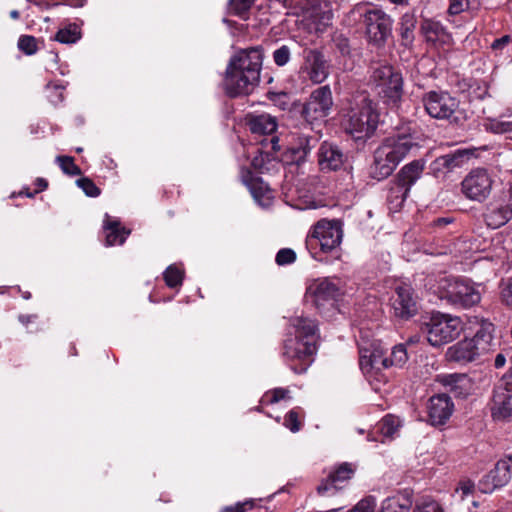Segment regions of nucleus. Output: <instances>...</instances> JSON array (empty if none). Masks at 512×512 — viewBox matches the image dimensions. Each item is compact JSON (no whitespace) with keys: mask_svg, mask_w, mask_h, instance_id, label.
Returning a JSON list of instances; mask_svg holds the SVG:
<instances>
[{"mask_svg":"<svg viewBox=\"0 0 512 512\" xmlns=\"http://www.w3.org/2000/svg\"><path fill=\"white\" fill-rule=\"evenodd\" d=\"M80 38L81 31L79 26L76 24H69L56 33L54 40L63 44H73L76 43Z\"/></svg>","mask_w":512,"mask_h":512,"instance_id":"obj_32","label":"nucleus"},{"mask_svg":"<svg viewBox=\"0 0 512 512\" xmlns=\"http://www.w3.org/2000/svg\"><path fill=\"white\" fill-rule=\"evenodd\" d=\"M453 410L454 404L447 394L434 395L427 404L428 419L434 426L445 424Z\"/></svg>","mask_w":512,"mask_h":512,"instance_id":"obj_20","label":"nucleus"},{"mask_svg":"<svg viewBox=\"0 0 512 512\" xmlns=\"http://www.w3.org/2000/svg\"><path fill=\"white\" fill-rule=\"evenodd\" d=\"M422 104L426 113L438 120L456 121L459 100L447 91H429L422 96Z\"/></svg>","mask_w":512,"mask_h":512,"instance_id":"obj_10","label":"nucleus"},{"mask_svg":"<svg viewBox=\"0 0 512 512\" xmlns=\"http://www.w3.org/2000/svg\"><path fill=\"white\" fill-rule=\"evenodd\" d=\"M414 512H443L438 503L431 501L418 505Z\"/></svg>","mask_w":512,"mask_h":512,"instance_id":"obj_52","label":"nucleus"},{"mask_svg":"<svg viewBox=\"0 0 512 512\" xmlns=\"http://www.w3.org/2000/svg\"><path fill=\"white\" fill-rule=\"evenodd\" d=\"M76 151L80 153L82 151V148H77Z\"/></svg>","mask_w":512,"mask_h":512,"instance_id":"obj_63","label":"nucleus"},{"mask_svg":"<svg viewBox=\"0 0 512 512\" xmlns=\"http://www.w3.org/2000/svg\"><path fill=\"white\" fill-rule=\"evenodd\" d=\"M412 504L411 495L406 492L385 499L379 512H409Z\"/></svg>","mask_w":512,"mask_h":512,"instance_id":"obj_28","label":"nucleus"},{"mask_svg":"<svg viewBox=\"0 0 512 512\" xmlns=\"http://www.w3.org/2000/svg\"><path fill=\"white\" fill-rule=\"evenodd\" d=\"M56 162L64 174L69 176L81 175V169L75 164L74 158L71 156H57Z\"/></svg>","mask_w":512,"mask_h":512,"instance_id":"obj_37","label":"nucleus"},{"mask_svg":"<svg viewBox=\"0 0 512 512\" xmlns=\"http://www.w3.org/2000/svg\"><path fill=\"white\" fill-rule=\"evenodd\" d=\"M501 288V299L507 305L510 306L512 304V278H507L506 280H502L500 284Z\"/></svg>","mask_w":512,"mask_h":512,"instance_id":"obj_50","label":"nucleus"},{"mask_svg":"<svg viewBox=\"0 0 512 512\" xmlns=\"http://www.w3.org/2000/svg\"><path fill=\"white\" fill-rule=\"evenodd\" d=\"M422 29L426 39L431 42H436L437 40L443 39L445 36V29L439 22L425 21L422 25Z\"/></svg>","mask_w":512,"mask_h":512,"instance_id":"obj_35","label":"nucleus"},{"mask_svg":"<svg viewBox=\"0 0 512 512\" xmlns=\"http://www.w3.org/2000/svg\"><path fill=\"white\" fill-rule=\"evenodd\" d=\"M417 147L416 138L410 133H398L386 138L374 152L372 177L377 180L387 178L410 151Z\"/></svg>","mask_w":512,"mask_h":512,"instance_id":"obj_4","label":"nucleus"},{"mask_svg":"<svg viewBox=\"0 0 512 512\" xmlns=\"http://www.w3.org/2000/svg\"><path fill=\"white\" fill-rule=\"evenodd\" d=\"M474 491V483L470 480H463L458 484L455 493L459 497V499L465 500L468 496L473 495Z\"/></svg>","mask_w":512,"mask_h":512,"instance_id":"obj_48","label":"nucleus"},{"mask_svg":"<svg viewBox=\"0 0 512 512\" xmlns=\"http://www.w3.org/2000/svg\"><path fill=\"white\" fill-rule=\"evenodd\" d=\"M408 360V354L405 345L399 344L393 347L391 355L388 358L389 367H402Z\"/></svg>","mask_w":512,"mask_h":512,"instance_id":"obj_38","label":"nucleus"},{"mask_svg":"<svg viewBox=\"0 0 512 512\" xmlns=\"http://www.w3.org/2000/svg\"><path fill=\"white\" fill-rule=\"evenodd\" d=\"M46 89L47 90H55L56 92H59L58 99L62 100V98H63L62 97V90H63L62 86L57 85V84L49 83V84H47Z\"/></svg>","mask_w":512,"mask_h":512,"instance_id":"obj_55","label":"nucleus"},{"mask_svg":"<svg viewBox=\"0 0 512 512\" xmlns=\"http://www.w3.org/2000/svg\"><path fill=\"white\" fill-rule=\"evenodd\" d=\"M165 283L170 288L178 287L183 281V271L174 265H170L163 274Z\"/></svg>","mask_w":512,"mask_h":512,"instance_id":"obj_40","label":"nucleus"},{"mask_svg":"<svg viewBox=\"0 0 512 512\" xmlns=\"http://www.w3.org/2000/svg\"><path fill=\"white\" fill-rule=\"evenodd\" d=\"M291 327L293 334L285 339L282 355L291 370L301 374L307 371L317 350V325L309 318L295 317Z\"/></svg>","mask_w":512,"mask_h":512,"instance_id":"obj_2","label":"nucleus"},{"mask_svg":"<svg viewBox=\"0 0 512 512\" xmlns=\"http://www.w3.org/2000/svg\"><path fill=\"white\" fill-rule=\"evenodd\" d=\"M370 82L376 93L387 104H398L403 97L404 80L402 73L390 64H378L372 67Z\"/></svg>","mask_w":512,"mask_h":512,"instance_id":"obj_7","label":"nucleus"},{"mask_svg":"<svg viewBox=\"0 0 512 512\" xmlns=\"http://www.w3.org/2000/svg\"><path fill=\"white\" fill-rule=\"evenodd\" d=\"M253 506L252 500H247L244 502H239L232 506H227L224 508L225 512H245Z\"/></svg>","mask_w":512,"mask_h":512,"instance_id":"obj_51","label":"nucleus"},{"mask_svg":"<svg viewBox=\"0 0 512 512\" xmlns=\"http://www.w3.org/2000/svg\"><path fill=\"white\" fill-rule=\"evenodd\" d=\"M379 114L376 104L366 92L351 96L341 110V125L355 139L370 137L377 128Z\"/></svg>","mask_w":512,"mask_h":512,"instance_id":"obj_3","label":"nucleus"},{"mask_svg":"<svg viewBox=\"0 0 512 512\" xmlns=\"http://www.w3.org/2000/svg\"><path fill=\"white\" fill-rule=\"evenodd\" d=\"M302 73L315 84L322 83L329 75V66L324 55L316 49H304Z\"/></svg>","mask_w":512,"mask_h":512,"instance_id":"obj_15","label":"nucleus"},{"mask_svg":"<svg viewBox=\"0 0 512 512\" xmlns=\"http://www.w3.org/2000/svg\"><path fill=\"white\" fill-rule=\"evenodd\" d=\"M511 41L509 35H504L501 38L495 39L491 44V48L495 51L502 50L503 47L507 46Z\"/></svg>","mask_w":512,"mask_h":512,"instance_id":"obj_54","label":"nucleus"},{"mask_svg":"<svg viewBox=\"0 0 512 512\" xmlns=\"http://www.w3.org/2000/svg\"><path fill=\"white\" fill-rule=\"evenodd\" d=\"M354 23L363 22L369 38L376 44L383 43L391 34L392 20L383 10L370 3H357L348 13Z\"/></svg>","mask_w":512,"mask_h":512,"instance_id":"obj_6","label":"nucleus"},{"mask_svg":"<svg viewBox=\"0 0 512 512\" xmlns=\"http://www.w3.org/2000/svg\"><path fill=\"white\" fill-rule=\"evenodd\" d=\"M39 41L31 35H22L18 39V48L26 55H34L39 49Z\"/></svg>","mask_w":512,"mask_h":512,"instance_id":"obj_39","label":"nucleus"},{"mask_svg":"<svg viewBox=\"0 0 512 512\" xmlns=\"http://www.w3.org/2000/svg\"><path fill=\"white\" fill-rule=\"evenodd\" d=\"M36 184L38 186V191H43L48 186L47 181L45 179H43V178H38L37 181H36Z\"/></svg>","mask_w":512,"mask_h":512,"instance_id":"obj_57","label":"nucleus"},{"mask_svg":"<svg viewBox=\"0 0 512 512\" xmlns=\"http://www.w3.org/2000/svg\"><path fill=\"white\" fill-rule=\"evenodd\" d=\"M291 57L290 48L287 45H282L273 52V60L277 66L286 65Z\"/></svg>","mask_w":512,"mask_h":512,"instance_id":"obj_47","label":"nucleus"},{"mask_svg":"<svg viewBox=\"0 0 512 512\" xmlns=\"http://www.w3.org/2000/svg\"><path fill=\"white\" fill-rule=\"evenodd\" d=\"M333 106V97L328 85L318 87L309 96L303 106L302 116L312 124L327 117Z\"/></svg>","mask_w":512,"mask_h":512,"instance_id":"obj_11","label":"nucleus"},{"mask_svg":"<svg viewBox=\"0 0 512 512\" xmlns=\"http://www.w3.org/2000/svg\"><path fill=\"white\" fill-rule=\"evenodd\" d=\"M356 467L352 463L344 462L337 465L317 487L321 496H332L343 488L354 475Z\"/></svg>","mask_w":512,"mask_h":512,"instance_id":"obj_14","label":"nucleus"},{"mask_svg":"<svg viewBox=\"0 0 512 512\" xmlns=\"http://www.w3.org/2000/svg\"><path fill=\"white\" fill-rule=\"evenodd\" d=\"M76 184L79 188L83 190V192L88 197H98L101 193L100 188L96 186V184L87 177L80 178L76 181Z\"/></svg>","mask_w":512,"mask_h":512,"instance_id":"obj_43","label":"nucleus"},{"mask_svg":"<svg viewBox=\"0 0 512 512\" xmlns=\"http://www.w3.org/2000/svg\"><path fill=\"white\" fill-rule=\"evenodd\" d=\"M290 390L287 388H274L264 393L260 400V404L272 405L281 400H290Z\"/></svg>","mask_w":512,"mask_h":512,"instance_id":"obj_33","label":"nucleus"},{"mask_svg":"<svg viewBox=\"0 0 512 512\" xmlns=\"http://www.w3.org/2000/svg\"><path fill=\"white\" fill-rule=\"evenodd\" d=\"M480 353L481 351L474 341L464 339L447 349L446 358L450 362L466 364L474 361Z\"/></svg>","mask_w":512,"mask_h":512,"instance_id":"obj_23","label":"nucleus"},{"mask_svg":"<svg viewBox=\"0 0 512 512\" xmlns=\"http://www.w3.org/2000/svg\"><path fill=\"white\" fill-rule=\"evenodd\" d=\"M342 239L343 224L340 220L321 219L309 231L306 247L314 259H319V253H330L339 257Z\"/></svg>","mask_w":512,"mask_h":512,"instance_id":"obj_5","label":"nucleus"},{"mask_svg":"<svg viewBox=\"0 0 512 512\" xmlns=\"http://www.w3.org/2000/svg\"><path fill=\"white\" fill-rule=\"evenodd\" d=\"M509 214L510 212L507 209H495L486 216L487 224L492 228H498L509 221Z\"/></svg>","mask_w":512,"mask_h":512,"instance_id":"obj_36","label":"nucleus"},{"mask_svg":"<svg viewBox=\"0 0 512 512\" xmlns=\"http://www.w3.org/2000/svg\"><path fill=\"white\" fill-rule=\"evenodd\" d=\"M471 154L467 149H458L452 153L442 155L431 163V170L435 176L445 174L462 166Z\"/></svg>","mask_w":512,"mask_h":512,"instance_id":"obj_22","label":"nucleus"},{"mask_svg":"<svg viewBox=\"0 0 512 512\" xmlns=\"http://www.w3.org/2000/svg\"><path fill=\"white\" fill-rule=\"evenodd\" d=\"M306 295L311 298L317 308H320L326 304L333 305L340 296V289L338 284L331 279H317L309 285Z\"/></svg>","mask_w":512,"mask_h":512,"instance_id":"obj_16","label":"nucleus"},{"mask_svg":"<svg viewBox=\"0 0 512 512\" xmlns=\"http://www.w3.org/2000/svg\"><path fill=\"white\" fill-rule=\"evenodd\" d=\"M512 374L508 371L496 384L493 392L491 413L495 421H505L512 415Z\"/></svg>","mask_w":512,"mask_h":512,"instance_id":"obj_13","label":"nucleus"},{"mask_svg":"<svg viewBox=\"0 0 512 512\" xmlns=\"http://www.w3.org/2000/svg\"><path fill=\"white\" fill-rule=\"evenodd\" d=\"M493 180L484 168L471 170L461 182V190L466 198L484 201L491 193Z\"/></svg>","mask_w":512,"mask_h":512,"instance_id":"obj_12","label":"nucleus"},{"mask_svg":"<svg viewBox=\"0 0 512 512\" xmlns=\"http://www.w3.org/2000/svg\"><path fill=\"white\" fill-rule=\"evenodd\" d=\"M390 1L395 4H404L407 0H390Z\"/></svg>","mask_w":512,"mask_h":512,"instance_id":"obj_61","label":"nucleus"},{"mask_svg":"<svg viewBox=\"0 0 512 512\" xmlns=\"http://www.w3.org/2000/svg\"><path fill=\"white\" fill-rule=\"evenodd\" d=\"M296 260V253L290 248L280 249L277 254L275 261L279 266H284L294 263Z\"/></svg>","mask_w":512,"mask_h":512,"instance_id":"obj_46","label":"nucleus"},{"mask_svg":"<svg viewBox=\"0 0 512 512\" xmlns=\"http://www.w3.org/2000/svg\"><path fill=\"white\" fill-rule=\"evenodd\" d=\"M440 298L453 306L469 308L481 301L479 286L466 279L447 278L440 286Z\"/></svg>","mask_w":512,"mask_h":512,"instance_id":"obj_9","label":"nucleus"},{"mask_svg":"<svg viewBox=\"0 0 512 512\" xmlns=\"http://www.w3.org/2000/svg\"><path fill=\"white\" fill-rule=\"evenodd\" d=\"M506 363V358L503 354L499 353L495 358V367L502 368Z\"/></svg>","mask_w":512,"mask_h":512,"instance_id":"obj_56","label":"nucleus"},{"mask_svg":"<svg viewBox=\"0 0 512 512\" xmlns=\"http://www.w3.org/2000/svg\"><path fill=\"white\" fill-rule=\"evenodd\" d=\"M318 138L312 135H300L297 142L290 147L293 160L300 163L306 159L311 150L316 146Z\"/></svg>","mask_w":512,"mask_h":512,"instance_id":"obj_27","label":"nucleus"},{"mask_svg":"<svg viewBox=\"0 0 512 512\" xmlns=\"http://www.w3.org/2000/svg\"><path fill=\"white\" fill-rule=\"evenodd\" d=\"M262 51L259 48L242 50L229 61L223 80V88L229 97L250 94L260 80Z\"/></svg>","mask_w":512,"mask_h":512,"instance_id":"obj_1","label":"nucleus"},{"mask_svg":"<svg viewBox=\"0 0 512 512\" xmlns=\"http://www.w3.org/2000/svg\"><path fill=\"white\" fill-rule=\"evenodd\" d=\"M248 125L253 134L259 135H270L277 129L276 118L265 113L251 116Z\"/></svg>","mask_w":512,"mask_h":512,"instance_id":"obj_26","label":"nucleus"},{"mask_svg":"<svg viewBox=\"0 0 512 512\" xmlns=\"http://www.w3.org/2000/svg\"><path fill=\"white\" fill-rule=\"evenodd\" d=\"M38 315L37 314H20L18 316L19 322L24 325L27 329H29V326L32 324H35L37 322Z\"/></svg>","mask_w":512,"mask_h":512,"instance_id":"obj_53","label":"nucleus"},{"mask_svg":"<svg viewBox=\"0 0 512 512\" xmlns=\"http://www.w3.org/2000/svg\"><path fill=\"white\" fill-rule=\"evenodd\" d=\"M262 405H263V404H261L260 406H257V407L255 408V410H256V411H258V412H262Z\"/></svg>","mask_w":512,"mask_h":512,"instance_id":"obj_62","label":"nucleus"},{"mask_svg":"<svg viewBox=\"0 0 512 512\" xmlns=\"http://www.w3.org/2000/svg\"><path fill=\"white\" fill-rule=\"evenodd\" d=\"M475 0H450L448 13L450 15H458L471 8Z\"/></svg>","mask_w":512,"mask_h":512,"instance_id":"obj_45","label":"nucleus"},{"mask_svg":"<svg viewBox=\"0 0 512 512\" xmlns=\"http://www.w3.org/2000/svg\"><path fill=\"white\" fill-rule=\"evenodd\" d=\"M359 366L362 372L367 376L377 374L382 368H388V358L384 357L383 351L371 345L368 347H360L359 349Z\"/></svg>","mask_w":512,"mask_h":512,"instance_id":"obj_21","label":"nucleus"},{"mask_svg":"<svg viewBox=\"0 0 512 512\" xmlns=\"http://www.w3.org/2000/svg\"><path fill=\"white\" fill-rule=\"evenodd\" d=\"M400 426V420L394 415H386L378 424V431L385 438H392Z\"/></svg>","mask_w":512,"mask_h":512,"instance_id":"obj_34","label":"nucleus"},{"mask_svg":"<svg viewBox=\"0 0 512 512\" xmlns=\"http://www.w3.org/2000/svg\"><path fill=\"white\" fill-rule=\"evenodd\" d=\"M416 18L413 14L405 13L399 23V31L402 43L405 46L412 44L414 40V30L416 27Z\"/></svg>","mask_w":512,"mask_h":512,"instance_id":"obj_31","label":"nucleus"},{"mask_svg":"<svg viewBox=\"0 0 512 512\" xmlns=\"http://www.w3.org/2000/svg\"><path fill=\"white\" fill-rule=\"evenodd\" d=\"M376 499L372 496L366 497L358 502L351 512H374Z\"/></svg>","mask_w":512,"mask_h":512,"instance_id":"obj_49","label":"nucleus"},{"mask_svg":"<svg viewBox=\"0 0 512 512\" xmlns=\"http://www.w3.org/2000/svg\"><path fill=\"white\" fill-rule=\"evenodd\" d=\"M487 130L496 133L503 134L512 130V122L501 117L499 119H488L485 123Z\"/></svg>","mask_w":512,"mask_h":512,"instance_id":"obj_41","label":"nucleus"},{"mask_svg":"<svg viewBox=\"0 0 512 512\" xmlns=\"http://www.w3.org/2000/svg\"><path fill=\"white\" fill-rule=\"evenodd\" d=\"M463 329L460 317L440 312L433 313L424 332L432 346H441L456 339Z\"/></svg>","mask_w":512,"mask_h":512,"instance_id":"obj_8","label":"nucleus"},{"mask_svg":"<svg viewBox=\"0 0 512 512\" xmlns=\"http://www.w3.org/2000/svg\"><path fill=\"white\" fill-rule=\"evenodd\" d=\"M438 381L456 397H466L473 391V383L466 374L441 375Z\"/></svg>","mask_w":512,"mask_h":512,"instance_id":"obj_25","label":"nucleus"},{"mask_svg":"<svg viewBox=\"0 0 512 512\" xmlns=\"http://www.w3.org/2000/svg\"><path fill=\"white\" fill-rule=\"evenodd\" d=\"M391 301L394 314L398 318L409 319L417 313V304L409 285H398Z\"/></svg>","mask_w":512,"mask_h":512,"instance_id":"obj_19","label":"nucleus"},{"mask_svg":"<svg viewBox=\"0 0 512 512\" xmlns=\"http://www.w3.org/2000/svg\"><path fill=\"white\" fill-rule=\"evenodd\" d=\"M255 0H230L229 6L233 14L243 16L251 8Z\"/></svg>","mask_w":512,"mask_h":512,"instance_id":"obj_44","label":"nucleus"},{"mask_svg":"<svg viewBox=\"0 0 512 512\" xmlns=\"http://www.w3.org/2000/svg\"><path fill=\"white\" fill-rule=\"evenodd\" d=\"M511 461L510 456L498 461L495 468L479 482V490L483 493H491L494 489L509 483L511 479Z\"/></svg>","mask_w":512,"mask_h":512,"instance_id":"obj_18","label":"nucleus"},{"mask_svg":"<svg viewBox=\"0 0 512 512\" xmlns=\"http://www.w3.org/2000/svg\"><path fill=\"white\" fill-rule=\"evenodd\" d=\"M284 426L291 432H298L302 427L300 415L296 409L290 410L284 417Z\"/></svg>","mask_w":512,"mask_h":512,"instance_id":"obj_42","label":"nucleus"},{"mask_svg":"<svg viewBox=\"0 0 512 512\" xmlns=\"http://www.w3.org/2000/svg\"><path fill=\"white\" fill-rule=\"evenodd\" d=\"M422 160H414L401 168L397 174V186L391 190V194L397 193L396 198L400 197L403 202L412 185L420 178L424 170Z\"/></svg>","mask_w":512,"mask_h":512,"instance_id":"obj_17","label":"nucleus"},{"mask_svg":"<svg viewBox=\"0 0 512 512\" xmlns=\"http://www.w3.org/2000/svg\"><path fill=\"white\" fill-rule=\"evenodd\" d=\"M104 228L106 231L107 246L122 245L130 234V231L121 227L120 223L117 221L107 222Z\"/></svg>","mask_w":512,"mask_h":512,"instance_id":"obj_29","label":"nucleus"},{"mask_svg":"<svg viewBox=\"0 0 512 512\" xmlns=\"http://www.w3.org/2000/svg\"><path fill=\"white\" fill-rule=\"evenodd\" d=\"M251 191H252V194L254 195V197H255L256 199H258L260 195H264V192H263V188H262V187H259V189L257 190V189L255 188V186H253V187L251 188Z\"/></svg>","mask_w":512,"mask_h":512,"instance_id":"obj_58","label":"nucleus"},{"mask_svg":"<svg viewBox=\"0 0 512 512\" xmlns=\"http://www.w3.org/2000/svg\"><path fill=\"white\" fill-rule=\"evenodd\" d=\"M344 155L334 144L324 142L318 151V164L322 171H336L342 167Z\"/></svg>","mask_w":512,"mask_h":512,"instance_id":"obj_24","label":"nucleus"},{"mask_svg":"<svg viewBox=\"0 0 512 512\" xmlns=\"http://www.w3.org/2000/svg\"><path fill=\"white\" fill-rule=\"evenodd\" d=\"M10 17L14 20H17L20 17V13L18 10H12L10 12Z\"/></svg>","mask_w":512,"mask_h":512,"instance_id":"obj_59","label":"nucleus"},{"mask_svg":"<svg viewBox=\"0 0 512 512\" xmlns=\"http://www.w3.org/2000/svg\"><path fill=\"white\" fill-rule=\"evenodd\" d=\"M272 144H273V149L274 150H278L279 148L277 147V143H278V138L276 137H273L272 140H271Z\"/></svg>","mask_w":512,"mask_h":512,"instance_id":"obj_60","label":"nucleus"},{"mask_svg":"<svg viewBox=\"0 0 512 512\" xmlns=\"http://www.w3.org/2000/svg\"><path fill=\"white\" fill-rule=\"evenodd\" d=\"M493 331L494 326L491 322L481 320L479 329L476 331L474 337L471 338V340L477 344L481 352L489 350L490 343L493 339Z\"/></svg>","mask_w":512,"mask_h":512,"instance_id":"obj_30","label":"nucleus"}]
</instances>
